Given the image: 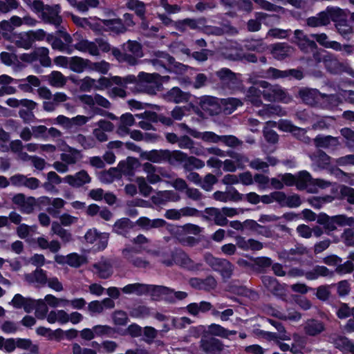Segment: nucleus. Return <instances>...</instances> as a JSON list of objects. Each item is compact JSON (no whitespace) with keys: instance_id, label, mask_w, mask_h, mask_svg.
<instances>
[{"instance_id":"1","label":"nucleus","mask_w":354,"mask_h":354,"mask_svg":"<svg viewBox=\"0 0 354 354\" xmlns=\"http://www.w3.org/2000/svg\"><path fill=\"white\" fill-rule=\"evenodd\" d=\"M203 259L214 271L220 274L223 281H226L232 277L234 266L230 261L215 257L210 252L205 253Z\"/></svg>"},{"instance_id":"2","label":"nucleus","mask_w":354,"mask_h":354,"mask_svg":"<svg viewBox=\"0 0 354 354\" xmlns=\"http://www.w3.org/2000/svg\"><path fill=\"white\" fill-rule=\"evenodd\" d=\"M221 86L225 90L236 91L242 87V81L239 74H236L227 68H222L215 73Z\"/></svg>"},{"instance_id":"3","label":"nucleus","mask_w":354,"mask_h":354,"mask_svg":"<svg viewBox=\"0 0 354 354\" xmlns=\"http://www.w3.org/2000/svg\"><path fill=\"white\" fill-rule=\"evenodd\" d=\"M173 292L174 290L167 286L144 283L143 295H149L153 301H160L163 297L166 301L174 304Z\"/></svg>"},{"instance_id":"4","label":"nucleus","mask_w":354,"mask_h":354,"mask_svg":"<svg viewBox=\"0 0 354 354\" xmlns=\"http://www.w3.org/2000/svg\"><path fill=\"white\" fill-rule=\"evenodd\" d=\"M174 263L183 268L189 271H198L202 270V263H195L188 254L182 250H176L171 253Z\"/></svg>"},{"instance_id":"5","label":"nucleus","mask_w":354,"mask_h":354,"mask_svg":"<svg viewBox=\"0 0 354 354\" xmlns=\"http://www.w3.org/2000/svg\"><path fill=\"white\" fill-rule=\"evenodd\" d=\"M259 88H264L262 92L263 98L269 102H273L277 100L282 99L285 95L284 91L281 88L273 86L267 81L261 80L256 83Z\"/></svg>"},{"instance_id":"6","label":"nucleus","mask_w":354,"mask_h":354,"mask_svg":"<svg viewBox=\"0 0 354 354\" xmlns=\"http://www.w3.org/2000/svg\"><path fill=\"white\" fill-rule=\"evenodd\" d=\"M61 6L59 4L46 5V9L41 17L44 22L53 24L57 28L62 23V17L59 15Z\"/></svg>"},{"instance_id":"7","label":"nucleus","mask_w":354,"mask_h":354,"mask_svg":"<svg viewBox=\"0 0 354 354\" xmlns=\"http://www.w3.org/2000/svg\"><path fill=\"white\" fill-rule=\"evenodd\" d=\"M189 283L193 288L207 292L215 289L217 286L216 280L212 275H209L205 279L192 277L189 279Z\"/></svg>"},{"instance_id":"8","label":"nucleus","mask_w":354,"mask_h":354,"mask_svg":"<svg viewBox=\"0 0 354 354\" xmlns=\"http://www.w3.org/2000/svg\"><path fill=\"white\" fill-rule=\"evenodd\" d=\"M201 348L207 354H220L223 349L222 342L215 337L202 338L200 342Z\"/></svg>"},{"instance_id":"9","label":"nucleus","mask_w":354,"mask_h":354,"mask_svg":"<svg viewBox=\"0 0 354 354\" xmlns=\"http://www.w3.org/2000/svg\"><path fill=\"white\" fill-rule=\"evenodd\" d=\"M35 299L31 297H25L19 293H17L14 295L11 300L10 304L16 309L23 308L27 313H31L34 308V304Z\"/></svg>"},{"instance_id":"10","label":"nucleus","mask_w":354,"mask_h":354,"mask_svg":"<svg viewBox=\"0 0 354 354\" xmlns=\"http://www.w3.org/2000/svg\"><path fill=\"white\" fill-rule=\"evenodd\" d=\"M64 181L73 187H80L91 181V178L88 172L84 169L77 172L74 176L68 175L64 178Z\"/></svg>"},{"instance_id":"11","label":"nucleus","mask_w":354,"mask_h":354,"mask_svg":"<svg viewBox=\"0 0 354 354\" xmlns=\"http://www.w3.org/2000/svg\"><path fill=\"white\" fill-rule=\"evenodd\" d=\"M122 253L124 258L135 268H146L149 265V262L142 257H138L133 248H124Z\"/></svg>"},{"instance_id":"12","label":"nucleus","mask_w":354,"mask_h":354,"mask_svg":"<svg viewBox=\"0 0 354 354\" xmlns=\"http://www.w3.org/2000/svg\"><path fill=\"white\" fill-rule=\"evenodd\" d=\"M236 245L239 248L245 251H259L263 248V243L254 239H246L242 236L236 237Z\"/></svg>"},{"instance_id":"13","label":"nucleus","mask_w":354,"mask_h":354,"mask_svg":"<svg viewBox=\"0 0 354 354\" xmlns=\"http://www.w3.org/2000/svg\"><path fill=\"white\" fill-rule=\"evenodd\" d=\"M299 96L304 103L313 106L319 103L321 93L316 88H303L299 91Z\"/></svg>"},{"instance_id":"14","label":"nucleus","mask_w":354,"mask_h":354,"mask_svg":"<svg viewBox=\"0 0 354 354\" xmlns=\"http://www.w3.org/2000/svg\"><path fill=\"white\" fill-rule=\"evenodd\" d=\"M133 227V223L129 218L124 217L118 219L115 222L113 226V232L127 237V235Z\"/></svg>"},{"instance_id":"15","label":"nucleus","mask_w":354,"mask_h":354,"mask_svg":"<svg viewBox=\"0 0 354 354\" xmlns=\"http://www.w3.org/2000/svg\"><path fill=\"white\" fill-rule=\"evenodd\" d=\"M165 97L167 101L178 104L188 102L190 95L189 93L183 91L179 87L175 86L167 91Z\"/></svg>"},{"instance_id":"16","label":"nucleus","mask_w":354,"mask_h":354,"mask_svg":"<svg viewBox=\"0 0 354 354\" xmlns=\"http://www.w3.org/2000/svg\"><path fill=\"white\" fill-rule=\"evenodd\" d=\"M75 49L82 53L88 52L93 56H98L100 50L94 41H88L86 39H82L73 45Z\"/></svg>"},{"instance_id":"17","label":"nucleus","mask_w":354,"mask_h":354,"mask_svg":"<svg viewBox=\"0 0 354 354\" xmlns=\"http://www.w3.org/2000/svg\"><path fill=\"white\" fill-rule=\"evenodd\" d=\"M139 165L138 159L132 156H128L126 160H120L118 162L119 168L122 169L125 176H133Z\"/></svg>"},{"instance_id":"18","label":"nucleus","mask_w":354,"mask_h":354,"mask_svg":"<svg viewBox=\"0 0 354 354\" xmlns=\"http://www.w3.org/2000/svg\"><path fill=\"white\" fill-rule=\"evenodd\" d=\"M342 10L340 8H331L328 9V11H322L318 13L317 15L319 18V21L321 26L328 25L330 20L337 21V18L341 16Z\"/></svg>"},{"instance_id":"19","label":"nucleus","mask_w":354,"mask_h":354,"mask_svg":"<svg viewBox=\"0 0 354 354\" xmlns=\"http://www.w3.org/2000/svg\"><path fill=\"white\" fill-rule=\"evenodd\" d=\"M167 149H152L151 151H145L143 153V157L153 163L166 162L167 161Z\"/></svg>"},{"instance_id":"20","label":"nucleus","mask_w":354,"mask_h":354,"mask_svg":"<svg viewBox=\"0 0 354 354\" xmlns=\"http://www.w3.org/2000/svg\"><path fill=\"white\" fill-rule=\"evenodd\" d=\"M187 158V154L180 150L170 151L167 149L166 162L171 166L184 165Z\"/></svg>"},{"instance_id":"21","label":"nucleus","mask_w":354,"mask_h":354,"mask_svg":"<svg viewBox=\"0 0 354 354\" xmlns=\"http://www.w3.org/2000/svg\"><path fill=\"white\" fill-rule=\"evenodd\" d=\"M291 51L290 46L286 43H278L272 46L271 53L277 60H283L289 56Z\"/></svg>"},{"instance_id":"22","label":"nucleus","mask_w":354,"mask_h":354,"mask_svg":"<svg viewBox=\"0 0 354 354\" xmlns=\"http://www.w3.org/2000/svg\"><path fill=\"white\" fill-rule=\"evenodd\" d=\"M102 23L106 27L107 31H111L117 34L123 33L127 30L123 21L120 19H102Z\"/></svg>"},{"instance_id":"23","label":"nucleus","mask_w":354,"mask_h":354,"mask_svg":"<svg viewBox=\"0 0 354 354\" xmlns=\"http://www.w3.org/2000/svg\"><path fill=\"white\" fill-rule=\"evenodd\" d=\"M315 145L318 148L327 149L335 147L338 145L337 138L332 136L317 135L314 139Z\"/></svg>"},{"instance_id":"24","label":"nucleus","mask_w":354,"mask_h":354,"mask_svg":"<svg viewBox=\"0 0 354 354\" xmlns=\"http://www.w3.org/2000/svg\"><path fill=\"white\" fill-rule=\"evenodd\" d=\"M96 336H106L111 338H117V334L120 335V328L111 327L108 325H95L93 326Z\"/></svg>"},{"instance_id":"25","label":"nucleus","mask_w":354,"mask_h":354,"mask_svg":"<svg viewBox=\"0 0 354 354\" xmlns=\"http://www.w3.org/2000/svg\"><path fill=\"white\" fill-rule=\"evenodd\" d=\"M305 332L309 336H316L325 330L324 324L317 319H311L305 326Z\"/></svg>"},{"instance_id":"26","label":"nucleus","mask_w":354,"mask_h":354,"mask_svg":"<svg viewBox=\"0 0 354 354\" xmlns=\"http://www.w3.org/2000/svg\"><path fill=\"white\" fill-rule=\"evenodd\" d=\"M207 333L214 336H218L222 338H228L230 335H236V330H230L220 324H211L208 326Z\"/></svg>"},{"instance_id":"27","label":"nucleus","mask_w":354,"mask_h":354,"mask_svg":"<svg viewBox=\"0 0 354 354\" xmlns=\"http://www.w3.org/2000/svg\"><path fill=\"white\" fill-rule=\"evenodd\" d=\"M127 8L132 11L139 19H143L146 15V4L140 0H128Z\"/></svg>"},{"instance_id":"28","label":"nucleus","mask_w":354,"mask_h":354,"mask_svg":"<svg viewBox=\"0 0 354 354\" xmlns=\"http://www.w3.org/2000/svg\"><path fill=\"white\" fill-rule=\"evenodd\" d=\"M313 178L308 171L306 170L300 171L296 174L295 186L297 189L304 190L306 189L308 183H313Z\"/></svg>"},{"instance_id":"29","label":"nucleus","mask_w":354,"mask_h":354,"mask_svg":"<svg viewBox=\"0 0 354 354\" xmlns=\"http://www.w3.org/2000/svg\"><path fill=\"white\" fill-rule=\"evenodd\" d=\"M253 261V268L259 272H265L272 265V260L268 257H251Z\"/></svg>"},{"instance_id":"30","label":"nucleus","mask_w":354,"mask_h":354,"mask_svg":"<svg viewBox=\"0 0 354 354\" xmlns=\"http://www.w3.org/2000/svg\"><path fill=\"white\" fill-rule=\"evenodd\" d=\"M93 266L101 279H109L113 274L112 266L108 261L95 263Z\"/></svg>"},{"instance_id":"31","label":"nucleus","mask_w":354,"mask_h":354,"mask_svg":"<svg viewBox=\"0 0 354 354\" xmlns=\"http://www.w3.org/2000/svg\"><path fill=\"white\" fill-rule=\"evenodd\" d=\"M26 279L28 283L35 281L42 285L46 284L48 280L46 272L41 268H37L32 274H26Z\"/></svg>"},{"instance_id":"32","label":"nucleus","mask_w":354,"mask_h":354,"mask_svg":"<svg viewBox=\"0 0 354 354\" xmlns=\"http://www.w3.org/2000/svg\"><path fill=\"white\" fill-rule=\"evenodd\" d=\"M334 21L336 22L335 26L338 32L344 38L348 39L349 35L352 33V28L342 15V12H341V16L337 18V21Z\"/></svg>"},{"instance_id":"33","label":"nucleus","mask_w":354,"mask_h":354,"mask_svg":"<svg viewBox=\"0 0 354 354\" xmlns=\"http://www.w3.org/2000/svg\"><path fill=\"white\" fill-rule=\"evenodd\" d=\"M86 263V258L76 252H72L66 255V263L72 268H78Z\"/></svg>"},{"instance_id":"34","label":"nucleus","mask_w":354,"mask_h":354,"mask_svg":"<svg viewBox=\"0 0 354 354\" xmlns=\"http://www.w3.org/2000/svg\"><path fill=\"white\" fill-rule=\"evenodd\" d=\"M48 83L53 87H62L66 84V79L61 72L53 71L48 76Z\"/></svg>"},{"instance_id":"35","label":"nucleus","mask_w":354,"mask_h":354,"mask_svg":"<svg viewBox=\"0 0 354 354\" xmlns=\"http://www.w3.org/2000/svg\"><path fill=\"white\" fill-rule=\"evenodd\" d=\"M18 39L15 41V45L18 48H21L25 50L30 49L33 44V39L29 33V31L26 32L19 33L17 36Z\"/></svg>"},{"instance_id":"36","label":"nucleus","mask_w":354,"mask_h":354,"mask_svg":"<svg viewBox=\"0 0 354 354\" xmlns=\"http://www.w3.org/2000/svg\"><path fill=\"white\" fill-rule=\"evenodd\" d=\"M17 348L28 350L29 349L32 354L39 353V346L33 344L31 339L25 338L16 339Z\"/></svg>"},{"instance_id":"37","label":"nucleus","mask_w":354,"mask_h":354,"mask_svg":"<svg viewBox=\"0 0 354 354\" xmlns=\"http://www.w3.org/2000/svg\"><path fill=\"white\" fill-rule=\"evenodd\" d=\"M260 198L261 202L264 204H270L274 201H276L279 204V203L285 198V193L283 192L275 191L271 192L270 194L260 196Z\"/></svg>"},{"instance_id":"38","label":"nucleus","mask_w":354,"mask_h":354,"mask_svg":"<svg viewBox=\"0 0 354 354\" xmlns=\"http://www.w3.org/2000/svg\"><path fill=\"white\" fill-rule=\"evenodd\" d=\"M85 59L79 56L71 57L69 69L77 73H82L85 71Z\"/></svg>"},{"instance_id":"39","label":"nucleus","mask_w":354,"mask_h":354,"mask_svg":"<svg viewBox=\"0 0 354 354\" xmlns=\"http://www.w3.org/2000/svg\"><path fill=\"white\" fill-rule=\"evenodd\" d=\"M25 80H26L28 83L20 84L18 87L21 91L27 93L32 91V86L39 87L41 84L39 79L37 76L32 75H28Z\"/></svg>"},{"instance_id":"40","label":"nucleus","mask_w":354,"mask_h":354,"mask_svg":"<svg viewBox=\"0 0 354 354\" xmlns=\"http://www.w3.org/2000/svg\"><path fill=\"white\" fill-rule=\"evenodd\" d=\"M301 201L300 196L297 194L287 196L285 194V198L279 203L281 207H288L290 208H296L300 206Z\"/></svg>"},{"instance_id":"41","label":"nucleus","mask_w":354,"mask_h":354,"mask_svg":"<svg viewBox=\"0 0 354 354\" xmlns=\"http://www.w3.org/2000/svg\"><path fill=\"white\" fill-rule=\"evenodd\" d=\"M205 166L204 162L194 156H189L186 158L183 167L186 171H192L193 169H200Z\"/></svg>"},{"instance_id":"42","label":"nucleus","mask_w":354,"mask_h":354,"mask_svg":"<svg viewBox=\"0 0 354 354\" xmlns=\"http://www.w3.org/2000/svg\"><path fill=\"white\" fill-rule=\"evenodd\" d=\"M223 104L225 106V112L230 114L238 107L241 106L243 103L240 99L236 97H228L223 100Z\"/></svg>"},{"instance_id":"43","label":"nucleus","mask_w":354,"mask_h":354,"mask_svg":"<svg viewBox=\"0 0 354 354\" xmlns=\"http://www.w3.org/2000/svg\"><path fill=\"white\" fill-rule=\"evenodd\" d=\"M130 335L131 337H138L142 335V327L136 323H133L125 329H120V335Z\"/></svg>"},{"instance_id":"44","label":"nucleus","mask_w":354,"mask_h":354,"mask_svg":"<svg viewBox=\"0 0 354 354\" xmlns=\"http://www.w3.org/2000/svg\"><path fill=\"white\" fill-rule=\"evenodd\" d=\"M144 283H134L126 285L122 288V291L124 294L135 293L138 296L143 295Z\"/></svg>"},{"instance_id":"45","label":"nucleus","mask_w":354,"mask_h":354,"mask_svg":"<svg viewBox=\"0 0 354 354\" xmlns=\"http://www.w3.org/2000/svg\"><path fill=\"white\" fill-rule=\"evenodd\" d=\"M333 221L335 223V225L344 227V226H353L354 225V217H348L346 214H338L333 216Z\"/></svg>"},{"instance_id":"46","label":"nucleus","mask_w":354,"mask_h":354,"mask_svg":"<svg viewBox=\"0 0 354 354\" xmlns=\"http://www.w3.org/2000/svg\"><path fill=\"white\" fill-rule=\"evenodd\" d=\"M123 172L122 169L119 168L118 165L116 167H111L107 171H104L102 173V176H109V178H106V181L109 183L113 182L115 179H120L122 178Z\"/></svg>"},{"instance_id":"47","label":"nucleus","mask_w":354,"mask_h":354,"mask_svg":"<svg viewBox=\"0 0 354 354\" xmlns=\"http://www.w3.org/2000/svg\"><path fill=\"white\" fill-rule=\"evenodd\" d=\"M76 141L81 145L84 149H92L95 146V141L93 138L87 137L81 133L76 136Z\"/></svg>"},{"instance_id":"48","label":"nucleus","mask_w":354,"mask_h":354,"mask_svg":"<svg viewBox=\"0 0 354 354\" xmlns=\"http://www.w3.org/2000/svg\"><path fill=\"white\" fill-rule=\"evenodd\" d=\"M256 4H257L259 8L261 9L266 10L267 11L271 12H279L281 10L283 9V7L280 6L275 5L274 3H270L266 0H252Z\"/></svg>"},{"instance_id":"49","label":"nucleus","mask_w":354,"mask_h":354,"mask_svg":"<svg viewBox=\"0 0 354 354\" xmlns=\"http://www.w3.org/2000/svg\"><path fill=\"white\" fill-rule=\"evenodd\" d=\"M257 334L262 336V337L268 339V340H276L277 339H280L281 340H289L290 339V337L286 335V334L278 335L276 333L265 331L263 330H258Z\"/></svg>"},{"instance_id":"50","label":"nucleus","mask_w":354,"mask_h":354,"mask_svg":"<svg viewBox=\"0 0 354 354\" xmlns=\"http://www.w3.org/2000/svg\"><path fill=\"white\" fill-rule=\"evenodd\" d=\"M19 6V3L17 0H0V13H7L18 8Z\"/></svg>"},{"instance_id":"51","label":"nucleus","mask_w":354,"mask_h":354,"mask_svg":"<svg viewBox=\"0 0 354 354\" xmlns=\"http://www.w3.org/2000/svg\"><path fill=\"white\" fill-rule=\"evenodd\" d=\"M113 321L115 325L125 326L129 322L127 313L123 310H116L113 315Z\"/></svg>"},{"instance_id":"52","label":"nucleus","mask_w":354,"mask_h":354,"mask_svg":"<svg viewBox=\"0 0 354 354\" xmlns=\"http://www.w3.org/2000/svg\"><path fill=\"white\" fill-rule=\"evenodd\" d=\"M109 238V234L106 232L100 233L99 237H97V240L96 241V243L94 245V250L95 251H103L108 245Z\"/></svg>"},{"instance_id":"53","label":"nucleus","mask_w":354,"mask_h":354,"mask_svg":"<svg viewBox=\"0 0 354 354\" xmlns=\"http://www.w3.org/2000/svg\"><path fill=\"white\" fill-rule=\"evenodd\" d=\"M339 193L342 198H346L349 204L354 205V188L342 185L340 187Z\"/></svg>"},{"instance_id":"54","label":"nucleus","mask_w":354,"mask_h":354,"mask_svg":"<svg viewBox=\"0 0 354 354\" xmlns=\"http://www.w3.org/2000/svg\"><path fill=\"white\" fill-rule=\"evenodd\" d=\"M126 50L131 52L135 56L141 57L142 55V46L137 41L129 40L126 44Z\"/></svg>"},{"instance_id":"55","label":"nucleus","mask_w":354,"mask_h":354,"mask_svg":"<svg viewBox=\"0 0 354 354\" xmlns=\"http://www.w3.org/2000/svg\"><path fill=\"white\" fill-rule=\"evenodd\" d=\"M35 306L34 310H35L36 316L39 317H44L48 313V307L45 303V301L42 299H35V303L34 304Z\"/></svg>"},{"instance_id":"56","label":"nucleus","mask_w":354,"mask_h":354,"mask_svg":"<svg viewBox=\"0 0 354 354\" xmlns=\"http://www.w3.org/2000/svg\"><path fill=\"white\" fill-rule=\"evenodd\" d=\"M221 142L224 143L226 146L230 147H236L242 145V141L233 135L221 136Z\"/></svg>"},{"instance_id":"57","label":"nucleus","mask_w":354,"mask_h":354,"mask_svg":"<svg viewBox=\"0 0 354 354\" xmlns=\"http://www.w3.org/2000/svg\"><path fill=\"white\" fill-rule=\"evenodd\" d=\"M316 290L317 292L315 295L319 300L326 301L329 299L330 296V291L328 286L322 285L318 286Z\"/></svg>"},{"instance_id":"58","label":"nucleus","mask_w":354,"mask_h":354,"mask_svg":"<svg viewBox=\"0 0 354 354\" xmlns=\"http://www.w3.org/2000/svg\"><path fill=\"white\" fill-rule=\"evenodd\" d=\"M296 116L299 120L300 124H306L311 122L313 118V112L310 109H304L302 111H297Z\"/></svg>"},{"instance_id":"59","label":"nucleus","mask_w":354,"mask_h":354,"mask_svg":"<svg viewBox=\"0 0 354 354\" xmlns=\"http://www.w3.org/2000/svg\"><path fill=\"white\" fill-rule=\"evenodd\" d=\"M36 205V199L33 196L26 198L24 203L21 207V211L25 214H30L34 210V207Z\"/></svg>"},{"instance_id":"60","label":"nucleus","mask_w":354,"mask_h":354,"mask_svg":"<svg viewBox=\"0 0 354 354\" xmlns=\"http://www.w3.org/2000/svg\"><path fill=\"white\" fill-rule=\"evenodd\" d=\"M351 291V285L347 280H342L337 284V292L339 297H345Z\"/></svg>"},{"instance_id":"61","label":"nucleus","mask_w":354,"mask_h":354,"mask_svg":"<svg viewBox=\"0 0 354 354\" xmlns=\"http://www.w3.org/2000/svg\"><path fill=\"white\" fill-rule=\"evenodd\" d=\"M217 181L218 179L214 175L212 174H207L204 178L201 187L205 191H211L212 186L216 184Z\"/></svg>"},{"instance_id":"62","label":"nucleus","mask_w":354,"mask_h":354,"mask_svg":"<svg viewBox=\"0 0 354 354\" xmlns=\"http://www.w3.org/2000/svg\"><path fill=\"white\" fill-rule=\"evenodd\" d=\"M149 313V308L145 306H138L136 308H133L130 311V315L132 317L139 318V317H144L147 315H148Z\"/></svg>"},{"instance_id":"63","label":"nucleus","mask_w":354,"mask_h":354,"mask_svg":"<svg viewBox=\"0 0 354 354\" xmlns=\"http://www.w3.org/2000/svg\"><path fill=\"white\" fill-rule=\"evenodd\" d=\"M297 46L304 52H308L309 50H313L317 47L316 42L310 40L308 37L304 39L303 41L297 42Z\"/></svg>"},{"instance_id":"64","label":"nucleus","mask_w":354,"mask_h":354,"mask_svg":"<svg viewBox=\"0 0 354 354\" xmlns=\"http://www.w3.org/2000/svg\"><path fill=\"white\" fill-rule=\"evenodd\" d=\"M341 135L346 140V145L354 147V131L350 128H343L340 131Z\"/></svg>"}]
</instances>
